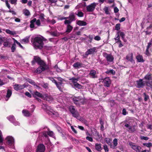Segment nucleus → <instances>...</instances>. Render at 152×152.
I'll return each instance as SVG.
<instances>
[{
	"mask_svg": "<svg viewBox=\"0 0 152 152\" xmlns=\"http://www.w3.org/2000/svg\"><path fill=\"white\" fill-rule=\"evenodd\" d=\"M45 39L42 37H36L34 39L33 45L36 49H42L43 47L44 44L43 41Z\"/></svg>",
	"mask_w": 152,
	"mask_h": 152,
	"instance_id": "1",
	"label": "nucleus"
},
{
	"mask_svg": "<svg viewBox=\"0 0 152 152\" xmlns=\"http://www.w3.org/2000/svg\"><path fill=\"white\" fill-rule=\"evenodd\" d=\"M48 78L50 80H51L53 83H54L55 84L57 87L61 91L63 87L62 86V82L61 78H58V80L60 81L58 83H57L53 77H48Z\"/></svg>",
	"mask_w": 152,
	"mask_h": 152,
	"instance_id": "2",
	"label": "nucleus"
},
{
	"mask_svg": "<svg viewBox=\"0 0 152 152\" xmlns=\"http://www.w3.org/2000/svg\"><path fill=\"white\" fill-rule=\"evenodd\" d=\"M35 62H37L40 65L44 66L45 65V63L37 56H34L33 59L31 61L32 64L33 65Z\"/></svg>",
	"mask_w": 152,
	"mask_h": 152,
	"instance_id": "3",
	"label": "nucleus"
},
{
	"mask_svg": "<svg viewBox=\"0 0 152 152\" xmlns=\"http://www.w3.org/2000/svg\"><path fill=\"white\" fill-rule=\"evenodd\" d=\"M43 105L45 107V108L47 110V112L48 113L49 115H55L56 116H58V113L53 111L50 107L47 105L46 104H44Z\"/></svg>",
	"mask_w": 152,
	"mask_h": 152,
	"instance_id": "4",
	"label": "nucleus"
},
{
	"mask_svg": "<svg viewBox=\"0 0 152 152\" xmlns=\"http://www.w3.org/2000/svg\"><path fill=\"white\" fill-rule=\"evenodd\" d=\"M69 110L74 117L77 118L79 117V114L77 111L75 110L73 106H70L69 107Z\"/></svg>",
	"mask_w": 152,
	"mask_h": 152,
	"instance_id": "5",
	"label": "nucleus"
},
{
	"mask_svg": "<svg viewBox=\"0 0 152 152\" xmlns=\"http://www.w3.org/2000/svg\"><path fill=\"white\" fill-rule=\"evenodd\" d=\"M129 145L136 152H140L141 147L139 146L135 145V144L131 142H129Z\"/></svg>",
	"mask_w": 152,
	"mask_h": 152,
	"instance_id": "6",
	"label": "nucleus"
},
{
	"mask_svg": "<svg viewBox=\"0 0 152 152\" xmlns=\"http://www.w3.org/2000/svg\"><path fill=\"white\" fill-rule=\"evenodd\" d=\"M125 126L126 127L127 130H128L130 132H133L136 130L135 128L136 126L135 125H134L133 127H132V126L131 125V124L129 123V124H126L125 125Z\"/></svg>",
	"mask_w": 152,
	"mask_h": 152,
	"instance_id": "7",
	"label": "nucleus"
},
{
	"mask_svg": "<svg viewBox=\"0 0 152 152\" xmlns=\"http://www.w3.org/2000/svg\"><path fill=\"white\" fill-rule=\"evenodd\" d=\"M97 4L95 3H93L91 4L86 7V10L88 12H91L93 11L95 8Z\"/></svg>",
	"mask_w": 152,
	"mask_h": 152,
	"instance_id": "8",
	"label": "nucleus"
},
{
	"mask_svg": "<svg viewBox=\"0 0 152 152\" xmlns=\"http://www.w3.org/2000/svg\"><path fill=\"white\" fill-rule=\"evenodd\" d=\"M145 85V82L141 79H139L136 81V86L138 88H142Z\"/></svg>",
	"mask_w": 152,
	"mask_h": 152,
	"instance_id": "9",
	"label": "nucleus"
},
{
	"mask_svg": "<svg viewBox=\"0 0 152 152\" xmlns=\"http://www.w3.org/2000/svg\"><path fill=\"white\" fill-rule=\"evenodd\" d=\"M7 141V143L10 146H11L14 144V138L11 136L7 137L6 138Z\"/></svg>",
	"mask_w": 152,
	"mask_h": 152,
	"instance_id": "10",
	"label": "nucleus"
},
{
	"mask_svg": "<svg viewBox=\"0 0 152 152\" xmlns=\"http://www.w3.org/2000/svg\"><path fill=\"white\" fill-rule=\"evenodd\" d=\"M104 56L105 57L107 62L109 64L113 61L114 59V57L111 54L105 53Z\"/></svg>",
	"mask_w": 152,
	"mask_h": 152,
	"instance_id": "11",
	"label": "nucleus"
},
{
	"mask_svg": "<svg viewBox=\"0 0 152 152\" xmlns=\"http://www.w3.org/2000/svg\"><path fill=\"white\" fill-rule=\"evenodd\" d=\"M89 75V77L92 78H97L98 77L96 72L94 70H92L90 71Z\"/></svg>",
	"mask_w": 152,
	"mask_h": 152,
	"instance_id": "12",
	"label": "nucleus"
},
{
	"mask_svg": "<svg viewBox=\"0 0 152 152\" xmlns=\"http://www.w3.org/2000/svg\"><path fill=\"white\" fill-rule=\"evenodd\" d=\"M25 84L19 85L15 84L14 86V89L17 91L19 90L23 89L26 87Z\"/></svg>",
	"mask_w": 152,
	"mask_h": 152,
	"instance_id": "13",
	"label": "nucleus"
},
{
	"mask_svg": "<svg viewBox=\"0 0 152 152\" xmlns=\"http://www.w3.org/2000/svg\"><path fill=\"white\" fill-rule=\"evenodd\" d=\"M103 82L104 85L107 87H109L111 83L110 80L108 77L105 78L103 80Z\"/></svg>",
	"mask_w": 152,
	"mask_h": 152,
	"instance_id": "14",
	"label": "nucleus"
},
{
	"mask_svg": "<svg viewBox=\"0 0 152 152\" xmlns=\"http://www.w3.org/2000/svg\"><path fill=\"white\" fill-rule=\"evenodd\" d=\"M45 150V147L44 145L40 144L39 145L37 148V152H44Z\"/></svg>",
	"mask_w": 152,
	"mask_h": 152,
	"instance_id": "15",
	"label": "nucleus"
},
{
	"mask_svg": "<svg viewBox=\"0 0 152 152\" xmlns=\"http://www.w3.org/2000/svg\"><path fill=\"white\" fill-rule=\"evenodd\" d=\"M46 67V64L45 63L44 66L40 65V66L36 69L35 72L36 73H39L45 69Z\"/></svg>",
	"mask_w": 152,
	"mask_h": 152,
	"instance_id": "16",
	"label": "nucleus"
},
{
	"mask_svg": "<svg viewBox=\"0 0 152 152\" xmlns=\"http://www.w3.org/2000/svg\"><path fill=\"white\" fill-rule=\"evenodd\" d=\"M96 48L94 47L93 48L88 49L86 52L85 55L88 56L89 55L93 53L96 50Z\"/></svg>",
	"mask_w": 152,
	"mask_h": 152,
	"instance_id": "17",
	"label": "nucleus"
},
{
	"mask_svg": "<svg viewBox=\"0 0 152 152\" xmlns=\"http://www.w3.org/2000/svg\"><path fill=\"white\" fill-rule=\"evenodd\" d=\"M43 99L48 102H50L53 100V98L51 96L48 95L47 94H43Z\"/></svg>",
	"mask_w": 152,
	"mask_h": 152,
	"instance_id": "18",
	"label": "nucleus"
},
{
	"mask_svg": "<svg viewBox=\"0 0 152 152\" xmlns=\"http://www.w3.org/2000/svg\"><path fill=\"white\" fill-rule=\"evenodd\" d=\"M73 28V26L70 25H67L66 32L67 33V34L69 33L72 31Z\"/></svg>",
	"mask_w": 152,
	"mask_h": 152,
	"instance_id": "19",
	"label": "nucleus"
},
{
	"mask_svg": "<svg viewBox=\"0 0 152 152\" xmlns=\"http://www.w3.org/2000/svg\"><path fill=\"white\" fill-rule=\"evenodd\" d=\"M136 58L137 59V61L139 62H143L144 61V60L143 59L142 56L140 55H138L136 57Z\"/></svg>",
	"mask_w": 152,
	"mask_h": 152,
	"instance_id": "20",
	"label": "nucleus"
},
{
	"mask_svg": "<svg viewBox=\"0 0 152 152\" xmlns=\"http://www.w3.org/2000/svg\"><path fill=\"white\" fill-rule=\"evenodd\" d=\"M126 59L127 60L130 61L132 62L133 61L132 53H130L128 54V55L126 56Z\"/></svg>",
	"mask_w": 152,
	"mask_h": 152,
	"instance_id": "21",
	"label": "nucleus"
},
{
	"mask_svg": "<svg viewBox=\"0 0 152 152\" xmlns=\"http://www.w3.org/2000/svg\"><path fill=\"white\" fill-rule=\"evenodd\" d=\"M22 113L24 116L26 117H28L31 115V114L28 110H23L22 111Z\"/></svg>",
	"mask_w": 152,
	"mask_h": 152,
	"instance_id": "22",
	"label": "nucleus"
},
{
	"mask_svg": "<svg viewBox=\"0 0 152 152\" xmlns=\"http://www.w3.org/2000/svg\"><path fill=\"white\" fill-rule=\"evenodd\" d=\"M68 18V19H70L72 21L75 20V15L74 13L72 12L69 14V17H67Z\"/></svg>",
	"mask_w": 152,
	"mask_h": 152,
	"instance_id": "23",
	"label": "nucleus"
},
{
	"mask_svg": "<svg viewBox=\"0 0 152 152\" xmlns=\"http://www.w3.org/2000/svg\"><path fill=\"white\" fill-rule=\"evenodd\" d=\"M82 64L79 62H77L73 65V67L75 68H79L82 67Z\"/></svg>",
	"mask_w": 152,
	"mask_h": 152,
	"instance_id": "24",
	"label": "nucleus"
},
{
	"mask_svg": "<svg viewBox=\"0 0 152 152\" xmlns=\"http://www.w3.org/2000/svg\"><path fill=\"white\" fill-rule=\"evenodd\" d=\"M77 24L80 26H85L87 25V23L86 22L80 20L77 21Z\"/></svg>",
	"mask_w": 152,
	"mask_h": 152,
	"instance_id": "25",
	"label": "nucleus"
},
{
	"mask_svg": "<svg viewBox=\"0 0 152 152\" xmlns=\"http://www.w3.org/2000/svg\"><path fill=\"white\" fill-rule=\"evenodd\" d=\"M29 37H26L25 38L21 40V42L22 44H26L28 43L29 41Z\"/></svg>",
	"mask_w": 152,
	"mask_h": 152,
	"instance_id": "26",
	"label": "nucleus"
},
{
	"mask_svg": "<svg viewBox=\"0 0 152 152\" xmlns=\"http://www.w3.org/2000/svg\"><path fill=\"white\" fill-rule=\"evenodd\" d=\"M95 149L98 151H101L102 150L101 144L96 143L95 144Z\"/></svg>",
	"mask_w": 152,
	"mask_h": 152,
	"instance_id": "27",
	"label": "nucleus"
},
{
	"mask_svg": "<svg viewBox=\"0 0 152 152\" xmlns=\"http://www.w3.org/2000/svg\"><path fill=\"white\" fill-rule=\"evenodd\" d=\"M144 79L148 80V81L152 80V75L150 74H148L145 76Z\"/></svg>",
	"mask_w": 152,
	"mask_h": 152,
	"instance_id": "28",
	"label": "nucleus"
},
{
	"mask_svg": "<svg viewBox=\"0 0 152 152\" xmlns=\"http://www.w3.org/2000/svg\"><path fill=\"white\" fill-rule=\"evenodd\" d=\"M117 140L115 138L113 140V145H111L110 147L111 148H112L113 149H115V147L118 144L117 142Z\"/></svg>",
	"mask_w": 152,
	"mask_h": 152,
	"instance_id": "29",
	"label": "nucleus"
},
{
	"mask_svg": "<svg viewBox=\"0 0 152 152\" xmlns=\"http://www.w3.org/2000/svg\"><path fill=\"white\" fill-rule=\"evenodd\" d=\"M23 14L26 16H28L30 15V12L26 9H25L23 10Z\"/></svg>",
	"mask_w": 152,
	"mask_h": 152,
	"instance_id": "30",
	"label": "nucleus"
},
{
	"mask_svg": "<svg viewBox=\"0 0 152 152\" xmlns=\"http://www.w3.org/2000/svg\"><path fill=\"white\" fill-rule=\"evenodd\" d=\"M36 21V19L35 18H34L33 20L30 21V27L31 28H33L34 27V24L35 22Z\"/></svg>",
	"mask_w": 152,
	"mask_h": 152,
	"instance_id": "31",
	"label": "nucleus"
},
{
	"mask_svg": "<svg viewBox=\"0 0 152 152\" xmlns=\"http://www.w3.org/2000/svg\"><path fill=\"white\" fill-rule=\"evenodd\" d=\"M105 73L107 74L114 75L115 74V72L113 69H110L107 70L105 72Z\"/></svg>",
	"mask_w": 152,
	"mask_h": 152,
	"instance_id": "32",
	"label": "nucleus"
},
{
	"mask_svg": "<svg viewBox=\"0 0 152 152\" xmlns=\"http://www.w3.org/2000/svg\"><path fill=\"white\" fill-rule=\"evenodd\" d=\"M146 83V85L152 88V80L146 81L145 82V83Z\"/></svg>",
	"mask_w": 152,
	"mask_h": 152,
	"instance_id": "33",
	"label": "nucleus"
},
{
	"mask_svg": "<svg viewBox=\"0 0 152 152\" xmlns=\"http://www.w3.org/2000/svg\"><path fill=\"white\" fill-rule=\"evenodd\" d=\"M80 97H75L73 98V101L75 104L78 103L80 101Z\"/></svg>",
	"mask_w": 152,
	"mask_h": 152,
	"instance_id": "34",
	"label": "nucleus"
},
{
	"mask_svg": "<svg viewBox=\"0 0 152 152\" xmlns=\"http://www.w3.org/2000/svg\"><path fill=\"white\" fill-rule=\"evenodd\" d=\"M8 34L14 35L16 34V33L15 31H12L9 29H6L5 31Z\"/></svg>",
	"mask_w": 152,
	"mask_h": 152,
	"instance_id": "35",
	"label": "nucleus"
},
{
	"mask_svg": "<svg viewBox=\"0 0 152 152\" xmlns=\"http://www.w3.org/2000/svg\"><path fill=\"white\" fill-rule=\"evenodd\" d=\"M79 79V77H77V78H75L73 77L69 79V80H71L72 82L73 83V85L75 84V83H77V82L78 80Z\"/></svg>",
	"mask_w": 152,
	"mask_h": 152,
	"instance_id": "36",
	"label": "nucleus"
},
{
	"mask_svg": "<svg viewBox=\"0 0 152 152\" xmlns=\"http://www.w3.org/2000/svg\"><path fill=\"white\" fill-rule=\"evenodd\" d=\"M34 95L39 97L41 98L42 99H43V95H42V94L39 92L38 91H36L34 93Z\"/></svg>",
	"mask_w": 152,
	"mask_h": 152,
	"instance_id": "37",
	"label": "nucleus"
},
{
	"mask_svg": "<svg viewBox=\"0 0 152 152\" xmlns=\"http://www.w3.org/2000/svg\"><path fill=\"white\" fill-rule=\"evenodd\" d=\"M31 146L30 145L27 146L24 149V152H30L31 151Z\"/></svg>",
	"mask_w": 152,
	"mask_h": 152,
	"instance_id": "38",
	"label": "nucleus"
},
{
	"mask_svg": "<svg viewBox=\"0 0 152 152\" xmlns=\"http://www.w3.org/2000/svg\"><path fill=\"white\" fill-rule=\"evenodd\" d=\"M72 21L70 19H66L64 21V24L65 25H70V23L72 22Z\"/></svg>",
	"mask_w": 152,
	"mask_h": 152,
	"instance_id": "39",
	"label": "nucleus"
},
{
	"mask_svg": "<svg viewBox=\"0 0 152 152\" xmlns=\"http://www.w3.org/2000/svg\"><path fill=\"white\" fill-rule=\"evenodd\" d=\"M73 85L75 88H77L79 89H81L82 88V86L77 83H75V84Z\"/></svg>",
	"mask_w": 152,
	"mask_h": 152,
	"instance_id": "40",
	"label": "nucleus"
},
{
	"mask_svg": "<svg viewBox=\"0 0 152 152\" xmlns=\"http://www.w3.org/2000/svg\"><path fill=\"white\" fill-rule=\"evenodd\" d=\"M76 14L77 15L78 17H81L83 16L84 14L81 11L78 10Z\"/></svg>",
	"mask_w": 152,
	"mask_h": 152,
	"instance_id": "41",
	"label": "nucleus"
},
{
	"mask_svg": "<svg viewBox=\"0 0 152 152\" xmlns=\"http://www.w3.org/2000/svg\"><path fill=\"white\" fill-rule=\"evenodd\" d=\"M12 91L10 89H8L7 91V94L6 96V97L9 98L12 95Z\"/></svg>",
	"mask_w": 152,
	"mask_h": 152,
	"instance_id": "42",
	"label": "nucleus"
},
{
	"mask_svg": "<svg viewBox=\"0 0 152 152\" xmlns=\"http://www.w3.org/2000/svg\"><path fill=\"white\" fill-rule=\"evenodd\" d=\"M7 118L12 122H13L15 120L14 116L12 115H10L9 117H7Z\"/></svg>",
	"mask_w": 152,
	"mask_h": 152,
	"instance_id": "43",
	"label": "nucleus"
},
{
	"mask_svg": "<svg viewBox=\"0 0 152 152\" xmlns=\"http://www.w3.org/2000/svg\"><path fill=\"white\" fill-rule=\"evenodd\" d=\"M44 15L43 14H41L39 15V19L42 22H44L45 21V19L44 18Z\"/></svg>",
	"mask_w": 152,
	"mask_h": 152,
	"instance_id": "44",
	"label": "nucleus"
},
{
	"mask_svg": "<svg viewBox=\"0 0 152 152\" xmlns=\"http://www.w3.org/2000/svg\"><path fill=\"white\" fill-rule=\"evenodd\" d=\"M13 40H14V43H16L21 48L24 49V48L23 47V46L21 45L20 43L17 40L15 39L14 38L13 39Z\"/></svg>",
	"mask_w": 152,
	"mask_h": 152,
	"instance_id": "45",
	"label": "nucleus"
},
{
	"mask_svg": "<svg viewBox=\"0 0 152 152\" xmlns=\"http://www.w3.org/2000/svg\"><path fill=\"white\" fill-rule=\"evenodd\" d=\"M143 145L146 146L150 148L152 146V144L151 142L145 143L143 144Z\"/></svg>",
	"mask_w": 152,
	"mask_h": 152,
	"instance_id": "46",
	"label": "nucleus"
},
{
	"mask_svg": "<svg viewBox=\"0 0 152 152\" xmlns=\"http://www.w3.org/2000/svg\"><path fill=\"white\" fill-rule=\"evenodd\" d=\"M103 10L105 12L106 14H109L108 7H104L103 9Z\"/></svg>",
	"mask_w": 152,
	"mask_h": 152,
	"instance_id": "47",
	"label": "nucleus"
},
{
	"mask_svg": "<svg viewBox=\"0 0 152 152\" xmlns=\"http://www.w3.org/2000/svg\"><path fill=\"white\" fill-rule=\"evenodd\" d=\"M47 134L50 137H54V133L52 131H48L47 132Z\"/></svg>",
	"mask_w": 152,
	"mask_h": 152,
	"instance_id": "48",
	"label": "nucleus"
},
{
	"mask_svg": "<svg viewBox=\"0 0 152 152\" xmlns=\"http://www.w3.org/2000/svg\"><path fill=\"white\" fill-rule=\"evenodd\" d=\"M3 139L2 137V135L1 131L0 130V143L1 145H2V143L3 142Z\"/></svg>",
	"mask_w": 152,
	"mask_h": 152,
	"instance_id": "49",
	"label": "nucleus"
},
{
	"mask_svg": "<svg viewBox=\"0 0 152 152\" xmlns=\"http://www.w3.org/2000/svg\"><path fill=\"white\" fill-rule=\"evenodd\" d=\"M145 54L148 56H149L151 55V54L149 51V49L146 48L145 52Z\"/></svg>",
	"mask_w": 152,
	"mask_h": 152,
	"instance_id": "50",
	"label": "nucleus"
},
{
	"mask_svg": "<svg viewBox=\"0 0 152 152\" xmlns=\"http://www.w3.org/2000/svg\"><path fill=\"white\" fill-rule=\"evenodd\" d=\"M16 49V45L15 43L12 45V48H11V50L12 52H14Z\"/></svg>",
	"mask_w": 152,
	"mask_h": 152,
	"instance_id": "51",
	"label": "nucleus"
},
{
	"mask_svg": "<svg viewBox=\"0 0 152 152\" xmlns=\"http://www.w3.org/2000/svg\"><path fill=\"white\" fill-rule=\"evenodd\" d=\"M120 24L119 23L117 24L115 26V30L118 31L120 29Z\"/></svg>",
	"mask_w": 152,
	"mask_h": 152,
	"instance_id": "52",
	"label": "nucleus"
},
{
	"mask_svg": "<svg viewBox=\"0 0 152 152\" xmlns=\"http://www.w3.org/2000/svg\"><path fill=\"white\" fill-rule=\"evenodd\" d=\"M105 141L106 142V143L108 144H110L111 141L110 140L109 138H106L104 139Z\"/></svg>",
	"mask_w": 152,
	"mask_h": 152,
	"instance_id": "53",
	"label": "nucleus"
},
{
	"mask_svg": "<svg viewBox=\"0 0 152 152\" xmlns=\"http://www.w3.org/2000/svg\"><path fill=\"white\" fill-rule=\"evenodd\" d=\"M143 95L144 96V100L145 101H146L149 98V96L146 95L145 93H143Z\"/></svg>",
	"mask_w": 152,
	"mask_h": 152,
	"instance_id": "54",
	"label": "nucleus"
},
{
	"mask_svg": "<svg viewBox=\"0 0 152 152\" xmlns=\"http://www.w3.org/2000/svg\"><path fill=\"white\" fill-rule=\"evenodd\" d=\"M54 68L56 70L57 72H61V70L58 67L57 65H56L54 66Z\"/></svg>",
	"mask_w": 152,
	"mask_h": 152,
	"instance_id": "55",
	"label": "nucleus"
},
{
	"mask_svg": "<svg viewBox=\"0 0 152 152\" xmlns=\"http://www.w3.org/2000/svg\"><path fill=\"white\" fill-rule=\"evenodd\" d=\"M15 19V21L16 22H20V19L18 18L14 17V18H11V19Z\"/></svg>",
	"mask_w": 152,
	"mask_h": 152,
	"instance_id": "56",
	"label": "nucleus"
},
{
	"mask_svg": "<svg viewBox=\"0 0 152 152\" xmlns=\"http://www.w3.org/2000/svg\"><path fill=\"white\" fill-rule=\"evenodd\" d=\"M85 102L84 100L82 98L80 97V101H79V104L82 103L83 104Z\"/></svg>",
	"mask_w": 152,
	"mask_h": 152,
	"instance_id": "57",
	"label": "nucleus"
},
{
	"mask_svg": "<svg viewBox=\"0 0 152 152\" xmlns=\"http://www.w3.org/2000/svg\"><path fill=\"white\" fill-rule=\"evenodd\" d=\"M85 102L84 100L82 98L80 97V101H79V104L82 103L83 104Z\"/></svg>",
	"mask_w": 152,
	"mask_h": 152,
	"instance_id": "58",
	"label": "nucleus"
},
{
	"mask_svg": "<svg viewBox=\"0 0 152 152\" xmlns=\"http://www.w3.org/2000/svg\"><path fill=\"white\" fill-rule=\"evenodd\" d=\"M86 139L90 142H93V139L92 137H89V136H87L86 137Z\"/></svg>",
	"mask_w": 152,
	"mask_h": 152,
	"instance_id": "59",
	"label": "nucleus"
},
{
	"mask_svg": "<svg viewBox=\"0 0 152 152\" xmlns=\"http://www.w3.org/2000/svg\"><path fill=\"white\" fill-rule=\"evenodd\" d=\"M115 39L117 41H116V42H118L119 41H118V40L119 39V35L118 34H117L116 35V37L115 38Z\"/></svg>",
	"mask_w": 152,
	"mask_h": 152,
	"instance_id": "60",
	"label": "nucleus"
},
{
	"mask_svg": "<svg viewBox=\"0 0 152 152\" xmlns=\"http://www.w3.org/2000/svg\"><path fill=\"white\" fill-rule=\"evenodd\" d=\"M140 137L142 140H148L149 139L148 137H144L143 136H141Z\"/></svg>",
	"mask_w": 152,
	"mask_h": 152,
	"instance_id": "61",
	"label": "nucleus"
},
{
	"mask_svg": "<svg viewBox=\"0 0 152 152\" xmlns=\"http://www.w3.org/2000/svg\"><path fill=\"white\" fill-rule=\"evenodd\" d=\"M152 45V42L150 41V42L148 43V45L147 47V48L149 49V48L151 47Z\"/></svg>",
	"mask_w": 152,
	"mask_h": 152,
	"instance_id": "62",
	"label": "nucleus"
},
{
	"mask_svg": "<svg viewBox=\"0 0 152 152\" xmlns=\"http://www.w3.org/2000/svg\"><path fill=\"white\" fill-rule=\"evenodd\" d=\"M104 149L105 151H109L107 145H104Z\"/></svg>",
	"mask_w": 152,
	"mask_h": 152,
	"instance_id": "63",
	"label": "nucleus"
},
{
	"mask_svg": "<svg viewBox=\"0 0 152 152\" xmlns=\"http://www.w3.org/2000/svg\"><path fill=\"white\" fill-rule=\"evenodd\" d=\"M147 127L148 129L150 130L152 129V126L150 124H148L147 125Z\"/></svg>",
	"mask_w": 152,
	"mask_h": 152,
	"instance_id": "64",
	"label": "nucleus"
}]
</instances>
